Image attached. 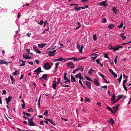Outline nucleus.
I'll return each mask as SVG.
<instances>
[{"mask_svg":"<svg viewBox=\"0 0 131 131\" xmlns=\"http://www.w3.org/2000/svg\"><path fill=\"white\" fill-rule=\"evenodd\" d=\"M95 71L92 69H91L88 72V73L89 74L91 75H92V73L93 72H94Z\"/></svg>","mask_w":131,"mask_h":131,"instance_id":"obj_18","label":"nucleus"},{"mask_svg":"<svg viewBox=\"0 0 131 131\" xmlns=\"http://www.w3.org/2000/svg\"><path fill=\"white\" fill-rule=\"evenodd\" d=\"M106 22V19L105 18H104L103 20V21H102V23H105Z\"/></svg>","mask_w":131,"mask_h":131,"instance_id":"obj_50","label":"nucleus"},{"mask_svg":"<svg viewBox=\"0 0 131 131\" xmlns=\"http://www.w3.org/2000/svg\"><path fill=\"white\" fill-rule=\"evenodd\" d=\"M46 45L45 43L39 44L38 45V46L41 48H42L45 47Z\"/></svg>","mask_w":131,"mask_h":131,"instance_id":"obj_15","label":"nucleus"},{"mask_svg":"<svg viewBox=\"0 0 131 131\" xmlns=\"http://www.w3.org/2000/svg\"><path fill=\"white\" fill-rule=\"evenodd\" d=\"M71 81L72 82H75L76 80H75V78L72 75H71Z\"/></svg>","mask_w":131,"mask_h":131,"instance_id":"obj_20","label":"nucleus"},{"mask_svg":"<svg viewBox=\"0 0 131 131\" xmlns=\"http://www.w3.org/2000/svg\"><path fill=\"white\" fill-rule=\"evenodd\" d=\"M118 98L117 99H118L119 100L121 99L122 98V97L123 96V95H118Z\"/></svg>","mask_w":131,"mask_h":131,"instance_id":"obj_35","label":"nucleus"},{"mask_svg":"<svg viewBox=\"0 0 131 131\" xmlns=\"http://www.w3.org/2000/svg\"><path fill=\"white\" fill-rule=\"evenodd\" d=\"M110 46L111 47H110V46L109 47V49L110 50H113L114 51H116L117 50H118L119 49V48H122L123 47H121L120 46H117L115 47H112L111 44L110 45Z\"/></svg>","mask_w":131,"mask_h":131,"instance_id":"obj_3","label":"nucleus"},{"mask_svg":"<svg viewBox=\"0 0 131 131\" xmlns=\"http://www.w3.org/2000/svg\"><path fill=\"white\" fill-rule=\"evenodd\" d=\"M119 101V100L118 99H116L115 100V101L112 102L111 103L112 104H114L115 103L117 102H118Z\"/></svg>","mask_w":131,"mask_h":131,"instance_id":"obj_39","label":"nucleus"},{"mask_svg":"<svg viewBox=\"0 0 131 131\" xmlns=\"http://www.w3.org/2000/svg\"><path fill=\"white\" fill-rule=\"evenodd\" d=\"M105 56H104V58H107L109 60L110 59V58L108 56V54L107 53H104L103 54Z\"/></svg>","mask_w":131,"mask_h":131,"instance_id":"obj_28","label":"nucleus"},{"mask_svg":"<svg viewBox=\"0 0 131 131\" xmlns=\"http://www.w3.org/2000/svg\"><path fill=\"white\" fill-rule=\"evenodd\" d=\"M44 68L46 70H48L50 69L51 67L50 64L48 62L45 63L43 66Z\"/></svg>","mask_w":131,"mask_h":131,"instance_id":"obj_2","label":"nucleus"},{"mask_svg":"<svg viewBox=\"0 0 131 131\" xmlns=\"http://www.w3.org/2000/svg\"><path fill=\"white\" fill-rule=\"evenodd\" d=\"M79 69V68H78L75 69L73 71L72 73H74L75 72H76Z\"/></svg>","mask_w":131,"mask_h":131,"instance_id":"obj_42","label":"nucleus"},{"mask_svg":"<svg viewBox=\"0 0 131 131\" xmlns=\"http://www.w3.org/2000/svg\"><path fill=\"white\" fill-rule=\"evenodd\" d=\"M123 86L124 90L126 91H127V88L125 86V85H123Z\"/></svg>","mask_w":131,"mask_h":131,"instance_id":"obj_54","label":"nucleus"},{"mask_svg":"<svg viewBox=\"0 0 131 131\" xmlns=\"http://www.w3.org/2000/svg\"><path fill=\"white\" fill-rule=\"evenodd\" d=\"M26 61H24V62H22L23 63L22 64H21L20 65H19L20 66H23L25 65V62H26Z\"/></svg>","mask_w":131,"mask_h":131,"instance_id":"obj_48","label":"nucleus"},{"mask_svg":"<svg viewBox=\"0 0 131 131\" xmlns=\"http://www.w3.org/2000/svg\"><path fill=\"white\" fill-rule=\"evenodd\" d=\"M124 33H122L120 35L121 36V37L124 40H125V39L126 38V36L124 35H124Z\"/></svg>","mask_w":131,"mask_h":131,"instance_id":"obj_26","label":"nucleus"},{"mask_svg":"<svg viewBox=\"0 0 131 131\" xmlns=\"http://www.w3.org/2000/svg\"><path fill=\"white\" fill-rule=\"evenodd\" d=\"M119 106V104H117L116 106L113 107V108L115 111L117 112L118 110V108Z\"/></svg>","mask_w":131,"mask_h":131,"instance_id":"obj_11","label":"nucleus"},{"mask_svg":"<svg viewBox=\"0 0 131 131\" xmlns=\"http://www.w3.org/2000/svg\"><path fill=\"white\" fill-rule=\"evenodd\" d=\"M89 0H82V2L84 3H86Z\"/></svg>","mask_w":131,"mask_h":131,"instance_id":"obj_55","label":"nucleus"},{"mask_svg":"<svg viewBox=\"0 0 131 131\" xmlns=\"http://www.w3.org/2000/svg\"><path fill=\"white\" fill-rule=\"evenodd\" d=\"M58 61H59V59H55L53 60V62H56Z\"/></svg>","mask_w":131,"mask_h":131,"instance_id":"obj_56","label":"nucleus"},{"mask_svg":"<svg viewBox=\"0 0 131 131\" xmlns=\"http://www.w3.org/2000/svg\"><path fill=\"white\" fill-rule=\"evenodd\" d=\"M80 78H79V79H80V80H82L83 79V77L81 76V73L80 72Z\"/></svg>","mask_w":131,"mask_h":131,"instance_id":"obj_57","label":"nucleus"},{"mask_svg":"<svg viewBox=\"0 0 131 131\" xmlns=\"http://www.w3.org/2000/svg\"><path fill=\"white\" fill-rule=\"evenodd\" d=\"M115 26V25L114 24H110L108 26V28L109 29H112Z\"/></svg>","mask_w":131,"mask_h":131,"instance_id":"obj_12","label":"nucleus"},{"mask_svg":"<svg viewBox=\"0 0 131 131\" xmlns=\"http://www.w3.org/2000/svg\"><path fill=\"white\" fill-rule=\"evenodd\" d=\"M106 2V1H102L99 3L97 4L99 5L100 6L103 5L104 6H107L106 5L107 3Z\"/></svg>","mask_w":131,"mask_h":131,"instance_id":"obj_7","label":"nucleus"},{"mask_svg":"<svg viewBox=\"0 0 131 131\" xmlns=\"http://www.w3.org/2000/svg\"><path fill=\"white\" fill-rule=\"evenodd\" d=\"M127 82V81L126 80V79H125V80H124L123 82V85H125V83H126V82Z\"/></svg>","mask_w":131,"mask_h":131,"instance_id":"obj_49","label":"nucleus"},{"mask_svg":"<svg viewBox=\"0 0 131 131\" xmlns=\"http://www.w3.org/2000/svg\"><path fill=\"white\" fill-rule=\"evenodd\" d=\"M46 120L48 121L49 122L52 124V125L55 126L56 125V124L54 123L50 119H46Z\"/></svg>","mask_w":131,"mask_h":131,"instance_id":"obj_21","label":"nucleus"},{"mask_svg":"<svg viewBox=\"0 0 131 131\" xmlns=\"http://www.w3.org/2000/svg\"><path fill=\"white\" fill-rule=\"evenodd\" d=\"M28 112L33 111V110L32 108H30L28 110Z\"/></svg>","mask_w":131,"mask_h":131,"instance_id":"obj_59","label":"nucleus"},{"mask_svg":"<svg viewBox=\"0 0 131 131\" xmlns=\"http://www.w3.org/2000/svg\"><path fill=\"white\" fill-rule=\"evenodd\" d=\"M28 54V53H26L25 54H23V57L26 59H29L31 58V57L29 56Z\"/></svg>","mask_w":131,"mask_h":131,"instance_id":"obj_8","label":"nucleus"},{"mask_svg":"<svg viewBox=\"0 0 131 131\" xmlns=\"http://www.w3.org/2000/svg\"><path fill=\"white\" fill-rule=\"evenodd\" d=\"M112 10L113 11V12L115 14H116L117 13V11L115 7H114L112 8Z\"/></svg>","mask_w":131,"mask_h":131,"instance_id":"obj_22","label":"nucleus"},{"mask_svg":"<svg viewBox=\"0 0 131 131\" xmlns=\"http://www.w3.org/2000/svg\"><path fill=\"white\" fill-rule=\"evenodd\" d=\"M116 96L115 95L112 96L111 98V101H113L115 99Z\"/></svg>","mask_w":131,"mask_h":131,"instance_id":"obj_36","label":"nucleus"},{"mask_svg":"<svg viewBox=\"0 0 131 131\" xmlns=\"http://www.w3.org/2000/svg\"><path fill=\"white\" fill-rule=\"evenodd\" d=\"M59 83H60L61 84V86H62L65 87H68L69 86V85H62V84L63 83L61 81Z\"/></svg>","mask_w":131,"mask_h":131,"instance_id":"obj_31","label":"nucleus"},{"mask_svg":"<svg viewBox=\"0 0 131 131\" xmlns=\"http://www.w3.org/2000/svg\"><path fill=\"white\" fill-rule=\"evenodd\" d=\"M43 21L42 20H41L40 22H39V20L38 21V24L40 25H42L43 24Z\"/></svg>","mask_w":131,"mask_h":131,"instance_id":"obj_37","label":"nucleus"},{"mask_svg":"<svg viewBox=\"0 0 131 131\" xmlns=\"http://www.w3.org/2000/svg\"><path fill=\"white\" fill-rule=\"evenodd\" d=\"M67 65L68 67L71 69H73L75 67V66L74 64L71 62L68 63L67 64Z\"/></svg>","mask_w":131,"mask_h":131,"instance_id":"obj_4","label":"nucleus"},{"mask_svg":"<svg viewBox=\"0 0 131 131\" xmlns=\"http://www.w3.org/2000/svg\"><path fill=\"white\" fill-rule=\"evenodd\" d=\"M35 61L37 64H38L39 63V61L38 59L36 60H35Z\"/></svg>","mask_w":131,"mask_h":131,"instance_id":"obj_62","label":"nucleus"},{"mask_svg":"<svg viewBox=\"0 0 131 131\" xmlns=\"http://www.w3.org/2000/svg\"><path fill=\"white\" fill-rule=\"evenodd\" d=\"M37 53H41V52L38 50V49L36 51Z\"/></svg>","mask_w":131,"mask_h":131,"instance_id":"obj_64","label":"nucleus"},{"mask_svg":"<svg viewBox=\"0 0 131 131\" xmlns=\"http://www.w3.org/2000/svg\"><path fill=\"white\" fill-rule=\"evenodd\" d=\"M45 112L43 113V114L47 116L48 115V112L47 110H45Z\"/></svg>","mask_w":131,"mask_h":131,"instance_id":"obj_34","label":"nucleus"},{"mask_svg":"<svg viewBox=\"0 0 131 131\" xmlns=\"http://www.w3.org/2000/svg\"><path fill=\"white\" fill-rule=\"evenodd\" d=\"M3 60H0V61H1V62H0V64H6V63H7V62L6 61L3 62L2 61H3Z\"/></svg>","mask_w":131,"mask_h":131,"instance_id":"obj_40","label":"nucleus"},{"mask_svg":"<svg viewBox=\"0 0 131 131\" xmlns=\"http://www.w3.org/2000/svg\"><path fill=\"white\" fill-rule=\"evenodd\" d=\"M28 125H30V126H35L34 123L33 122V120L34 119L33 117H31L30 118H28Z\"/></svg>","mask_w":131,"mask_h":131,"instance_id":"obj_1","label":"nucleus"},{"mask_svg":"<svg viewBox=\"0 0 131 131\" xmlns=\"http://www.w3.org/2000/svg\"><path fill=\"white\" fill-rule=\"evenodd\" d=\"M60 82H61L60 78H58L57 79V84H58Z\"/></svg>","mask_w":131,"mask_h":131,"instance_id":"obj_46","label":"nucleus"},{"mask_svg":"<svg viewBox=\"0 0 131 131\" xmlns=\"http://www.w3.org/2000/svg\"><path fill=\"white\" fill-rule=\"evenodd\" d=\"M86 102H90V100L89 98L87 97H86L85 100Z\"/></svg>","mask_w":131,"mask_h":131,"instance_id":"obj_32","label":"nucleus"},{"mask_svg":"<svg viewBox=\"0 0 131 131\" xmlns=\"http://www.w3.org/2000/svg\"><path fill=\"white\" fill-rule=\"evenodd\" d=\"M100 75L102 78V79L103 80L104 79V75L103 74H102L101 73H100Z\"/></svg>","mask_w":131,"mask_h":131,"instance_id":"obj_47","label":"nucleus"},{"mask_svg":"<svg viewBox=\"0 0 131 131\" xmlns=\"http://www.w3.org/2000/svg\"><path fill=\"white\" fill-rule=\"evenodd\" d=\"M74 9L75 10H80L81 8L80 7H79L78 8H77V7H75L74 8Z\"/></svg>","mask_w":131,"mask_h":131,"instance_id":"obj_41","label":"nucleus"},{"mask_svg":"<svg viewBox=\"0 0 131 131\" xmlns=\"http://www.w3.org/2000/svg\"><path fill=\"white\" fill-rule=\"evenodd\" d=\"M102 88H104L103 90H106L107 89V85H104L102 86L101 88H99V89L101 90Z\"/></svg>","mask_w":131,"mask_h":131,"instance_id":"obj_17","label":"nucleus"},{"mask_svg":"<svg viewBox=\"0 0 131 131\" xmlns=\"http://www.w3.org/2000/svg\"><path fill=\"white\" fill-rule=\"evenodd\" d=\"M80 72L78 74H77L75 75V77L76 78H77L78 77L79 78H80Z\"/></svg>","mask_w":131,"mask_h":131,"instance_id":"obj_43","label":"nucleus"},{"mask_svg":"<svg viewBox=\"0 0 131 131\" xmlns=\"http://www.w3.org/2000/svg\"><path fill=\"white\" fill-rule=\"evenodd\" d=\"M33 48L35 51H36L38 49V48L37 47L34 46L33 47Z\"/></svg>","mask_w":131,"mask_h":131,"instance_id":"obj_58","label":"nucleus"},{"mask_svg":"<svg viewBox=\"0 0 131 131\" xmlns=\"http://www.w3.org/2000/svg\"><path fill=\"white\" fill-rule=\"evenodd\" d=\"M23 114L25 115H26L28 117H30L31 116V115L28 113H26L25 112H23Z\"/></svg>","mask_w":131,"mask_h":131,"instance_id":"obj_24","label":"nucleus"},{"mask_svg":"<svg viewBox=\"0 0 131 131\" xmlns=\"http://www.w3.org/2000/svg\"><path fill=\"white\" fill-rule=\"evenodd\" d=\"M12 99V96H9L7 98H6L5 99L6 101H7L10 102Z\"/></svg>","mask_w":131,"mask_h":131,"instance_id":"obj_16","label":"nucleus"},{"mask_svg":"<svg viewBox=\"0 0 131 131\" xmlns=\"http://www.w3.org/2000/svg\"><path fill=\"white\" fill-rule=\"evenodd\" d=\"M109 71L112 74L114 72L111 69H109Z\"/></svg>","mask_w":131,"mask_h":131,"instance_id":"obj_61","label":"nucleus"},{"mask_svg":"<svg viewBox=\"0 0 131 131\" xmlns=\"http://www.w3.org/2000/svg\"><path fill=\"white\" fill-rule=\"evenodd\" d=\"M25 103H23V104L22 105V108L23 109H25Z\"/></svg>","mask_w":131,"mask_h":131,"instance_id":"obj_63","label":"nucleus"},{"mask_svg":"<svg viewBox=\"0 0 131 131\" xmlns=\"http://www.w3.org/2000/svg\"><path fill=\"white\" fill-rule=\"evenodd\" d=\"M30 49H26V51H27V52H28V53H29L30 54H32V55L33 54V53L30 52Z\"/></svg>","mask_w":131,"mask_h":131,"instance_id":"obj_44","label":"nucleus"},{"mask_svg":"<svg viewBox=\"0 0 131 131\" xmlns=\"http://www.w3.org/2000/svg\"><path fill=\"white\" fill-rule=\"evenodd\" d=\"M56 85L57 84L56 82L55 81H53V83L52 84V87L53 88L54 90H56Z\"/></svg>","mask_w":131,"mask_h":131,"instance_id":"obj_14","label":"nucleus"},{"mask_svg":"<svg viewBox=\"0 0 131 131\" xmlns=\"http://www.w3.org/2000/svg\"><path fill=\"white\" fill-rule=\"evenodd\" d=\"M40 100H38V107H40Z\"/></svg>","mask_w":131,"mask_h":131,"instance_id":"obj_60","label":"nucleus"},{"mask_svg":"<svg viewBox=\"0 0 131 131\" xmlns=\"http://www.w3.org/2000/svg\"><path fill=\"white\" fill-rule=\"evenodd\" d=\"M48 54V56H54L51 52V51H50L49 52H47Z\"/></svg>","mask_w":131,"mask_h":131,"instance_id":"obj_23","label":"nucleus"},{"mask_svg":"<svg viewBox=\"0 0 131 131\" xmlns=\"http://www.w3.org/2000/svg\"><path fill=\"white\" fill-rule=\"evenodd\" d=\"M122 78V73L121 74V75L119 78L118 79V80L119 81V82L120 83L121 82V79Z\"/></svg>","mask_w":131,"mask_h":131,"instance_id":"obj_30","label":"nucleus"},{"mask_svg":"<svg viewBox=\"0 0 131 131\" xmlns=\"http://www.w3.org/2000/svg\"><path fill=\"white\" fill-rule=\"evenodd\" d=\"M77 49L79 50V52L80 53H82V50L83 49V45H82L81 47L79 45L78 43L77 42Z\"/></svg>","mask_w":131,"mask_h":131,"instance_id":"obj_5","label":"nucleus"},{"mask_svg":"<svg viewBox=\"0 0 131 131\" xmlns=\"http://www.w3.org/2000/svg\"><path fill=\"white\" fill-rule=\"evenodd\" d=\"M6 91L5 90H3V93H2V95H3L4 94H6Z\"/></svg>","mask_w":131,"mask_h":131,"instance_id":"obj_52","label":"nucleus"},{"mask_svg":"<svg viewBox=\"0 0 131 131\" xmlns=\"http://www.w3.org/2000/svg\"><path fill=\"white\" fill-rule=\"evenodd\" d=\"M85 78L86 79H87L89 81H90L92 82H93V81L91 79L89 78L88 77V76H86L85 77Z\"/></svg>","mask_w":131,"mask_h":131,"instance_id":"obj_27","label":"nucleus"},{"mask_svg":"<svg viewBox=\"0 0 131 131\" xmlns=\"http://www.w3.org/2000/svg\"><path fill=\"white\" fill-rule=\"evenodd\" d=\"M74 59H73V60L74 61H78L79 60V59H77L76 58H74Z\"/></svg>","mask_w":131,"mask_h":131,"instance_id":"obj_51","label":"nucleus"},{"mask_svg":"<svg viewBox=\"0 0 131 131\" xmlns=\"http://www.w3.org/2000/svg\"><path fill=\"white\" fill-rule=\"evenodd\" d=\"M47 74H44L42 75V77H41L40 78V79L41 81L43 80V79H44L45 80H46L47 78Z\"/></svg>","mask_w":131,"mask_h":131,"instance_id":"obj_9","label":"nucleus"},{"mask_svg":"<svg viewBox=\"0 0 131 131\" xmlns=\"http://www.w3.org/2000/svg\"><path fill=\"white\" fill-rule=\"evenodd\" d=\"M59 62H58L56 63V66L54 68L55 70H56L57 69L58 67V66L59 64Z\"/></svg>","mask_w":131,"mask_h":131,"instance_id":"obj_38","label":"nucleus"},{"mask_svg":"<svg viewBox=\"0 0 131 131\" xmlns=\"http://www.w3.org/2000/svg\"><path fill=\"white\" fill-rule=\"evenodd\" d=\"M108 122L110 123L111 125H113L114 124V121L112 118H111L110 120L108 121Z\"/></svg>","mask_w":131,"mask_h":131,"instance_id":"obj_19","label":"nucleus"},{"mask_svg":"<svg viewBox=\"0 0 131 131\" xmlns=\"http://www.w3.org/2000/svg\"><path fill=\"white\" fill-rule=\"evenodd\" d=\"M123 23L122 22H121V24L120 25L118 26L117 27H118L120 29L123 26Z\"/></svg>","mask_w":131,"mask_h":131,"instance_id":"obj_29","label":"nucleus"},{"mask_svg":"<svg viewBox=\"0 0 131 131\" xmlns=\"http://www.w3.org/2000/svg\"><path fill=\"white\" fill-rule=\"evenodd\" d=\"M117 57H118V56H117L116 57V58H115L114 60V62L116 64L117 63Z\"/></svg>","mask_w":131,"mask_h":131,"instance_id":"obj_53","label":"nucleus"},{"mask_svg":"<svg viewBox=\"0 0 131 131\" xmlns=\"http://www.w3.org/2000/svg\"><path fill=\"white\" fill-rule=\"evenodd\" d=\"M98 79L97 78H95L94 80V83L97 86H99L100 84L99 82H98Z\"/></svg>","mask_w":131,"mask_h":131,"instance_id":"obj_6","label":"nucleus"},{"mask_svg":"<svg viewBox=\"0 0 131 131\" xmlns=\"http://www.w3.org/2000/svg\"><path fill=\"white\" fill-rule=\"evenodd\" d=\"M84 82L87 86H88V88L89 89H91V83L90 82H88L87 81Z\"/></svg>","mask_w":131,"mask_h":131,"instance_id":"obj_13","label":"nucleus"},{"mask_svg":"<svg viewBox=\"0 0 131 131\" xmlns=\"http://www.w3.org/2000/svg\"><path fill=\"white\" fill-rule=\"evenodd\" d=\"M112 74L113 75L114 77L116 78L117 77V74L115 73L114 72Z\"/></svg>","mask_w":131,"mask_h":131,"instance_id":"obj_45","label":"nucleus"},{"mask_svg":"<svg viewBox=\"0 0 131 131\" xmlns=\"http://www.w3.org/2000/svg\"><path fill=\"white\" fill-rule=\"evenodd\" d=\"M93 38L94 41H95L97 40V38L95 34H94L93 35Z\"/></svg>","mask_w":131,"mask_h":131,"instance_id":"obj_33","label":"nucleus"},{"mask_svg":"<svg viewBox=\"0 0 131 131\" xmlns=\"http://www.w3.org/2000/svg\"><path fill=\"white\" fill-rule=\"evenodd\" d=\"M10 76L11 80L12 81V84H13V82H15V80L14 79V78L11 75H10Z\"/></svg>","mask_w":131,"mask_h":131,"instance_id":"obj_25","label":"nucleus"},{"mask_svg":"<svg viewBox=\"0 0 131 131\" xmlns=\"http://www.w3.org/2000/svg\"><path fill=\"white\" fill-rule=\"evenodd\" d=\"M35 72L36 73H40L41 72H42L41 67H38L37 69L35 70Z\"/></svg>","mask_w":131,"mask_h":131,"instance_id":"obj_10","label":"nucleus"}]
</instances>
